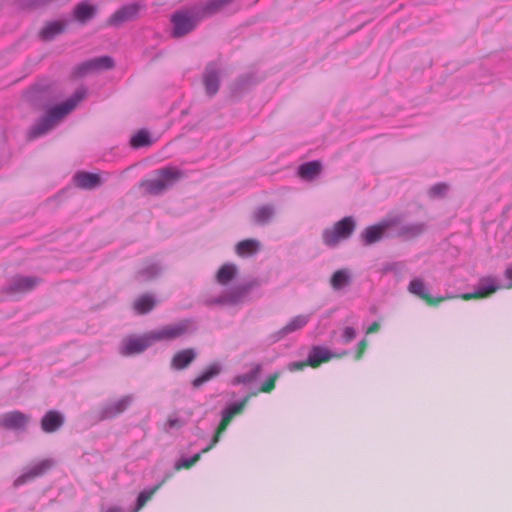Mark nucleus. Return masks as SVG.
<instances>
[{"label":"nucleus","mask_w":512,"mask_h":512,"mask_svg":"<svg viewBox=\"0 0 512 512\" xmlns=\"http://www.w3.org/2000/svg\"><path fill=\"white\" fill-rule=\"evenodd\" d=\"M352 280L351 274L347 269H340L333 273L330 284L335 290H341L350 285Z\"/></svg>","instance_id":"72a5a7b5"},{"label":"nucleus","mask_w":512,"mask_h":512,"mask_svg":"<svg viewBox=\"0 0 512 512\" xmlns=\"http://www.w3.org/2000/svg\"><path fill=\"white\" fill-rule=\"evenodd\" d=\"M160 486H161V483L153 486L149 490L141 491L137 497L136 507L133 512H138L146 504V502L152 497V495L158 490V488Z\"/></svg>","instance_id":"4c0bfd02"},{"label":"nucleus","mask_w":512,"mask_h":512,"mask_svg":"<svg viewBox=\"0 0 512 512\" xmlns=\"http://www.w3.org/2000/svg\"><path fill=\"white\" fill-rule=\"evenodd\" d=\"M449 191V185L447 183H437L430 187L428 195L432 199L444 198Z\"/></svg>","instance_id":"58836bf2"},{"label":"nucleus","mask_w":512,"mask_h":512,"mask_svg":"<svg viewBox=\"0 0 512 512\" xmlns=\"http://www.w3.org/2000/svg\"><path fill=\"white\" fill-rule=\"evenodd\" d=\"M142 6L138 3H131L116 10L107 20V25L120 27L123 23L135 19Z\"/></svg>","instance_id":"f8f14e48"},{"label":"nucleus","mask_w":512,"mask_h":512,"mask_svg":"<svg viewBox=\"0 0 512 512\" xmlns=\"http://www.w3.org/2000/svg\"><path fill=\"white\" fill-rule=\"evenodd\" d=\"M196 357L197 352L194 348L180 350L172 357L171 367L175 370H184L196 359Z\"/></svg>","instance_id":"5701e85b"},{"label":"nucleus","mask_w":512,"mask_h":512,"mask_svg":"<svg viewBox=\"0 0 512 512\" xmlns=\"http://www.w3.org/2000/svg\"><path fill=\"white\" fill-rule=\"evenodd\" d=\"M235 0H209L196 5L201 19L212 16L223 10Z\"/></svg>","instance_id":"412c9836"},{"label":"nucleus","mask_w":512,"mask_h":512,"mask_svg":"<svg viewBox=\"0 0 512 512\" xmlns=\"http://www.w3.org/2000/svg\"><path fill=\"white\" fill-rule=\"evenodd\" d=\"M30 421V415L14 410L0 415V428L7 431L25 432Z\"/></svg>","instance_id":"9d476101"},{"label":"nucleus","mask_w":512,"mask_h":512,"mask_svg":"<svg viewBox=\"0 0 512 512\" xmlns=\"http://www.w3.org/2000/svg\"><path fill=\"white\" fill-rule=\"evenodd\" d=\"M257 394L256 391L248 393L243 397L242 400L238 402H234L233 404L227 406L224 408L221 412L222 418L221 421L216 429V433L213 436L210 444L206 446L204 449L201 450V452L194 454L190 458H181L175 463V469L179 470L181 468H190L192 467L199 459L202 453L208 452L216 443H218L220 439V435L226 430L227 426L233 419V417L237 414L242 413L244 410L247 402L251 398V396H255Z\"/></svg>","instance_id":"7ed1b4c3"},{"label":"nucleus","mask_w":512,"mask_h":512,"mask_svg":"<svg viewBox=\"0 0 512 512\" xmlns=\"http://www.w3.org/2000/svg\"><path fill=\"white\" fill-rule=\"evenodd\" d=\"M155 179L142 180L140 187L149 195H159L184 177V172L176 167L166 166L154 171Z\"/></svg>","instance_id":"20e7f679"},{"label":"nucleus","mask_w":512,"mask_h":512,"mask_svg":"<svg viewBox=\"0 0 512 512\" xmlns=\"http://www.w3.org/2000/svg\"><path fill=\"white\" fill-rule=\"evenodd\" d=\"M380 329V324L374 321L367 329V333H374Z\"/></svg>","instance_id":"a18cd8bd"},{"label":"nucleus","mask_w":512,"mask_h":512,"mask_svg":"<svg viewBox=\"0 0 512 512\" xmlns=\"http://www.w3.org/2000/svg\"><path fill=\"white\" fill-rule=\"evenodd\" d=\"M308 321V315H297L296 317L291 319V321L286 326H284L274 334L275 340L279 341L286 337L288 334L302 329L308 323Z\"/></svg>","instance_id":"a878e982"},{"label":"nucleus","mask_w":512,"mask_h":512,"mask_svg":"<svg viewBox=\"0 0 512 512\" xmlns=\"http://www.w3.org/2000/svg\"><path fill=\"white\" fill-rule=\"evenodd\" d=\"M197 330L195 320L186 318L177 323L163 326L158 330L150 331L142 336H128L122 340L120 353L130 356L142 353L156 341H170L185 335H191Z\"/></svg>","instance_id":"f257e3e1"},{"label":"nucleus","mask_w":512,"mask_h":512,"mask_svg":"<svg viewBox=\"0 0 512 512\" xmlns=\"http://www.w3.org/2000/svg\"><path fill=\"white\" fill-rule=\"evenodd\" d=\"M505 276L511 281L510 286H512V267H509L505 270Z\"/></svg>","instance_id":"49530a36"},{"label":"nucleus","mask_w":512,"mask_h":512,"mask_svg":"<svg viewBox=\"0 0 512 512\" xmlns=\"http://www.w3.org/2000/svg\"><path fill=\"white\" fill-rule=\"evenodd\" d=\"M41 281L35 276H16L3 288L7 294L24 293L34 289Z\"/></svg>","instance_id":"4468645a"},{"label":"nucleus","mask_w":512,"mask_h":512,"mask_svg":"<svg viewBox=\"0 0 512 512\" xmlns=\"http://www.w3.org/2000/svg\"><path fill=\"white\" fill-rule=\"evenodd\" d=\"M64 422L65 417L61 412L49 410L41 418L40 425L45 433H54L63 426Z\"/></svg>","instance_id":"a211bd4d"},{"label":"nucleus","mask_w":512,"mask_h":512,"mask_svg":"<svg viewBox=\"0 0 512 512\" xmlns=\"http://www.w3.org/2000/svg\"><path fill=\"white\" fill-rule=\"evenodd\" d=\"M408 290L410 293L418 296L422 300L426 301L430 305H435L443 300V298L434 299L428 292L424 281L421 278L413 279L408 286Z\"/></svg>","instance_id":"393cba45"},{"label":"nucleus","mask_w":512,"mask_h":512,"mask_svg":"<svg viewBox=\"0 0 512 512\" xmlns=\"http://www.w3.org/2000/svg\"><path fill=\"white\" fill-rule=\"evenodd\" d=\"M162 272V267L158 263H152L139 270L135 279L139 282H147L158 277Z\"/></svg>","instance_id":"473e14b6"},{"label":"nucleus","mask_w":512,"mask_h":512,"mask_svg":"<svg viewBox=\"0 0 512 512\" xmlns=\"http://www.w3.org/2000/svg\"><path fill=\"white\" fill-rule=\"evenodd\" d=\"M73 182L76 187L85 190H92L103 184V180L99 174L87 171L76 172L73 176Z\"/></svg>","instance_id":"f3484780"},{"label":"nucleus","mask_w":512,"mask_h":512,"mask_svg":"<svg viewBox=\"0 0 512 512\" xmlns=\"http://www.w3.org/2000/svg\"><path fill=\"white\" fill-rule=\"evenodd\" d=\"M499 289V286L495 282V279L488 276L483 277L479 280L477 287L472 293L462 294V299L470 300L473 298H486L495 293Z\"/></svg>","instance_id":"2eb2a0df"},{"label":"nucleus","mask_w":512,"mask_h":512,"mask_svg":"<svg viewBox=\"0 0 512 512\" xmlns=\"http://www.w3.org/2000/svg\"><path fill=\"white\" fill-rule=\"evenodd\" d=\"M356 336V331L353 327H345L342 333V338L345 342L352 341Z\"/></svg>","instance_id":"79ce46f5"},{"label":"nucleus","mask_w":512,"mask_h":512,"mask_svg":"<svg viewBox=\"0 0 512 512\" xmlns=\"http://www.w3.org/2000/svg\"><path fill=\"white\" fill-rule=\"evenodd\" d=\"M275 215V208L273 205L266 204L256 208L252 215V220L256 225L268 224Z\"/></svg>","instance_id":"c756f323"},{"label":"nucleus","mask_w":512,"mask_h":512,"mask_svg":"<svg viewBox=\"0 0 512 512\" xmlns=\"http://www.w3.org/2000/svg\"><path fill=\"white\" fill-rule=\"evenodd\" d=\"M323 165L320 160L302 163L298 166L297 175L307 182L315 181L322 174Z\"/></svg>","instance_id":"6ab92c4d"},{"label":"nucleus","mask_w":512,"mask_h":512,"mask_svg":"<svg viewBox=\"0 0 512 512\" xmlns=\"http://www.w3.org/2000/svg\"><path fill=\"white\" fill-rule=\"evenodd\" d=\"M427 229V224L423 222L406 224L401 226L397 232L396 236L402 238L405 241L414 239L424 233Z\"/></svg>","instance_id":"bb28decb"},{"label":"nucleus","mask_w":512,"mask_h":512,"mask_svg":"<svg viewBox=\"0 0 512 512\" xmlns=\"http://www.w3.org/2000/svg\"><path fill=\"white\" fill-rule=\"evenodd\" d=\"M261 371L262 365L254 364L249 372L235 376L232 380V384L237 385L251 383L259 377Z\"/></svg>","instance_id":"c9c22d12"},{"label":"nucleus","mask_w":512,"mask_h":512,"mask_svg":"<svg viewBox=\"0 0 512 512\" xmlns=\"http://www.w3.org/2000/svg\"><path fill=\"white\" fill-rule=\"evenodd\" d=\"M366 346H367V341H366V339H362V340L358 343V351H357V353H356V358H357V359H359V358L362 356V354H363V352H364V350H365Z\"/></svg>","instance_id":"37998d69"},{"label":"nucleus","mask_w":512,"mask_h":512,"mask_svg":"<svg viewBox=\"0 0 512 512\" xmlns=\"http://www.w3.org/2000/svg\"><path fill=\"white\" fill-rule=\"evenodd\" d=\"M236 274L237 268L235 265L224 264L219 268L216 274V279L219 284L227 285L235 278Z\"/></svg>","instance_id":"f704fd0d"},{"label":"nucleus","mask_w":512,"mask_h":512,"mask_svg":"<svg viewBox=\"0 0 512 512\" xmlns=\"http://www.w3.org/2000/svg\"><path fill=\"white\" fill-rule=\"evenodd\" d=\"M402 222L401 216L384 219L375 225L366 227L360 234L361 242L364 246L373 245L380 240L391 235L390 230L398 227Z\"/></svg>","instance_id":"423d86ee"},{"label":"nucleus","mask_w":512,"mask_h":512,"mask_svg":"<svg viewBox=\"0 0 512 512\" xmlns=\"http://www.w3.org/2000/svg\"><path fill=\"white\" fill-rule=\"evenodd\" d=\"M66 24L62 21H51L48 22L40 31L39 37L43 41H51L57 35L65 31Z\"/></svg>","instance_id":"c85d7f7f"},{"label":"nucleus","mask_w":512,"mask_h":512,"mask_svg":"<svg viewBox=\"0 0 512 512\" xmlns=\"http://www.w3.org/2000/svg\"><path fill=\"white\" fill-rule=\"evenodd\" d=\"M186 424V420L181 419L179 417H169L165 426L164 430L165 432L169 433L171 429H179L183 427Z\"/></svg>","instance_id":"a19ab883"},{"label":"nucleus","mask_w":512,"mask_h":512,"mask_svg":"<svg viewBox=\"0 0 512 512\" xmlns=\"http://www.w3.org/2000/svg\"><path fill=\"white\" fill-rule=\"evenodd\" d=\"M157 304L156 298L150 293L140 295L134 302V309L138 314H147L154 309Z\"/></svg>","instance_id":"7c9ffc66"},{"label":"nucleus","mask_w":512,"mask_h":512,"mask_svg":"<svg viewBox=\"0 0 512 512\" xmlns=\"http://www.w3.org/2000/svg\"><path fill=\"white\" fill-rule=\"evenodd\" d=\"M259 286L260 281L258 279H253L251 281L241 283L235 286L232 290L225 293L224 295L212 299L210 303L218 305H237L244 301V299L249 295L252 289L257 288Z\"/></svg>","instance_id":"6e6552de"},{"label":"nucleus","mask_w":512,"mask_h":512,"mask_svg":"<svg viewBox=\"0 0 512 512\" xmlns=\"http://www.w3.org/2000/svg\"><path fill=\"white\" fill-rule=\"evenodd\" d=\"M356 228V221L352 216H346L337 221L333 227L323 231L322 238L325 245L335 247L340 241L348 239Z\"/></svg>","instance_id":"0eeeda50"},{"label":"nucleus","mask_w":512,"mask_h":512,"mask_svg":"<svg viewBox=\"0 0 512 512\" xmlns=\"http://www.w3.org/2000/svg\"><path fill=\"white\" fill-rule=\"evenodd\" d=\"M106 512H123L122 508L114 506L110 507Z\"/></svg>","instance_id":"de8ad7c7"},{"label":"nucleus","mask_w":512,"mask_h":512,"mask_svg":"<svg viewBox=\"0 0 512 512\" xmlns=\"http://www.w3.org/2000/svg\"><path fill=\"white\" fill-rule=\"evenodd\" d=\"M97 11L96 5L82 1L74 7L73 16L79 23L86 24L96 16Z\"/></svg>","instance_id":"b1692460"},{"label":"nucleus","mask_w":512,"mask_h":512,"mask_svg":"<svg viewBox=\"0 0 512 512\" xmlns=\"http://www.w3.org/2000/svg\"><path fill=\"white\" fill-rule=\"evenodd\" d=\"M222 371V366L219 363L210 364L206 367L203 372L192 380L191 385L193 389L200 388L206 382L212 380L217 377Z\"/></svg>","instance_id":"cd10ccee"},{"label":"nucleus","mask_w":512,"mask_h":512,"mask_svg":"<svg viewBox=\"0 0 512 512\" xmlns=\"http://www.w3.org/2000/svg\"><path fill=\"white\" fill-rule=\"evenodd\" d=\"M45 93H46L45 91H39V92L36 93V97L37 98H42Z\"/></svg>","instance_id":"09e8293b"},{"label":"nucleus","mask_w":512,"mask_h":512,"mask_svg":"<svg viewBox=\"0 0 512 512\" xmlns=\"http://www.w3.org/2000/svg\"><path fill=\"white\" fill-rule=\"evenodd\" d=\"M85 95L86 88L80 87L69 99L58 105L50 107L46 114L30 128L28 138L31 140L38 138L54 129L62 119L76 107Z\"/></svg>","instance_id":"f03ea898"},{"label":"nucleus","mask_w":512,"mask_h":512,"mask_svg":"<svg viewBox=\"0 0 512 512\" xmlns=\"http://www.w3.org/2000/svg\"><path fill=\"white\" fill-rule=\"evenodd\" d=\"M347 354V352H343L342 355ZM341 356V354H333L327 348L321 346H313L309 352L307 358V364L311 367H318L321 363L330 360L332 357Z\"/></svg>","instance_id":"4be33fe9"},{"label":"nucleus","mask_w":512,"mask_h":512,"mask_svg":"<svg viewBox=\"0 0 512 512\" xmlns=\"http://www.w3.org/2000/svg\"><path fill=\"white\" fill-rule=\"evenodd\" d=\"M133 402L131 395H125L117 401L106 403L100 410L98 419L100 421L112 419L123 413Z\"/></svg>","instance_id":"ddd939ff"},{"label":"nucleus","mask_w":512,"mask_h":512,"mask_svg":"<svg viewBox=\"0 0 512 512\" xmlns=\"http://www.w3.org/2000/svg\"><path fill=\"white\" fill-rule=\"evenodd\" d=\"M235 250L241 257L252 256L260 250V242L256 239L242 240L237 243Z\"/></svg>","instance_id":"2f4dec72"},{"label":"nucleus","mask_w":512,"mask_h":512,"mask_svg":"<svg viewBox=\"0 0 512 512\" xmlns=\"http://www.w3.org/2000/svg\"><path fill=\"white\" fill-rule=\"evenodd\" d=\"M258 79L255 73L249 72L240 75L230 86V92L234 97H239L245 91L257 83Z\"/></svg>","instance_id":"aec40b11"},{"label":"nucleus","mask_w":512,"mask_h":512,"mask_svg":"<svg viewBox=\"0 0 512 512\" xmlns=\"http://www.w3.org/2000/svg\"><path fill=\"white\" fill-rule=\"evenodd\" d=\"M307 364V362H292L289 364V369L290 370H299V369H302L303 367H305Z\"/></svg>","instance_id":"c03bdc74"},{"label":"nucleus","mask_w":512,"mask_h":512,"mask_svg":"<svg viewBox=\"0 0 512 512\" xmlns=\"http://www.w3.org/2000/svg\"><path fill=\"white\" fill-rule=\"evenodd\" d=\"M129 143L132 148H140L149 146L152 141L150 134L146 130H139L131 137Z\"/></svg>","instance_id":"e433bc0d"},{"label":"nucleus","mask_w":512,"mask_h":512,"mask_svg":"<svg viewBox=\"0 0 512 512\" xmlns=\"http://www.w3.org/2000/svg\"><path fill=\"white\" fill-rule=\"evenodd\" d=\"M201 20L195 6L192 9L175 11L170 18L172 24L171 37L181 38L186 36L197 27Z\"/></svg>","instance_id":"39448f33"},{"label":"nucleus","mask_w":512,"mask_h":512,"mask_svg":"<svg viewBox=\"0 0 512 512\" xmlns=\"http://www.w3.org/2000/svg\"><path fill=\"white\" fill-rule=\"evenodd\" d=\"M54 465L53 460L44 459L37 463L36 465L29 468L26 472L20 475L14 481V486H20L25 484L28 481L35 479L36 477L44 475L48 470H50Z\"/></svg>","instance_id":"dca6fc26"},{"label":"nucleus","mask_w":512,"mask_h":512,"mask_svg":"<svg viewBox=\"0 0 512 512\" xmlns=\"http://www.w3.org/2000/svg\"><path fill=\"white\" fill-rule=\"evenodd\" d=\"M115 62L111 56L104 55L95 57L76 66L74 73L78 77H83L92 71L109 70L114 68Z\"/></svg>","instance_id":"9b49d317"},{"label":"nucleus","mask_w":512,"mask_h":512,"mask_svg":"<svg viewBox=\"0 0 512 512\" xmlns=\"http://www.w3.org/2000/svg\"><path fill=\"white\" fill-rule=\"evenodd\" d=\"M280 372L276 371L273 374H271L265 382L262 383V385L259 388V391L269 393L271 392L275 387V382L279 378Z\"/></svg>","instance_id":"ea45409f"},{"label":"nucleus","mask_w":512,"mask_h":512,"mask_svg":"<svg viewBox=\"0 0 512 512\" xmlns=\"http://www.w3.org/2000/svg\"><path fill=\"white\" fill-rule=\"evenodd\" d=\"M222 72L223 68L220 60L210 61L206 64L202 74V82L209 97H213L218 92Z\"/></svg>","instance_id":"1a4fd4ad"}]
</instances>
